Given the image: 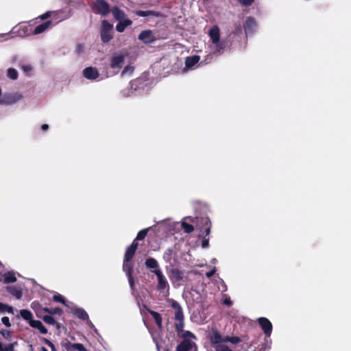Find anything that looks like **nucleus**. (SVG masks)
I'll return each instance as SVG.
<instances>
[{"label": "nucleus", "mask_w": 351, "mask_h": 351, "mask_svg": "<svg viewBox=\"0 0 351 351\" xmlns=\"http://www.w3.org/2000/svg\"><path fill=\"white\" fill-rule=\"evenodd\" d=\"M147 232L148 229H143L138 232L136 239L134 240L132 244L127 247L124 256L123 270L125 272L130 287L133 291L134 287V280L132 275L133 271V263L132 261L138 247V243L136 242V240L144 239L147 234Z\"/></svg>", "instance_id": "f257e3e1"}, {"label": "nucleus", "mask_w": 351, "mask_h": 351, "mask_svg": "<svg viewBox=\"0 0 351 351\" xmlns=\"http://www.w3.org/2000/svg\"><path fill=\"white\" fill-rule=\"evenodd\" d=\"M208 36L212 43L209 45L210 52L205 57L204 60L200 64H207L213 60V56H219L221 55L225 49V43L220 40V30L217 25L212 27L209 32Z\"/></svg>", "instance_id": "f03ea898"}, {"label": "nucleus", "mask_w": 351, "mask_h": 351, "mask_svg": "<svg viewBox=\"0 0 351 351\" xmlns=\"http://www.w3.org/2000/svg\"><path fill=\"white\" fill-rule=\"evenodd\" d=\"M168 302L171 306L175 310L174 319H175V328L177 331L178 335L182 337V340L192 341L196 339L195 335L189 330H184V317L183 310L180 304L173 300H168Z\"/></svg>", "instance_id": "7ed1b4c3"}, {"label": "nucleus", "mask_w": 351, "mask_h": 351, "mask_svg": "<svg viewBox=\"0 0 351 351\" xmlns=\"http://www.w3.org/2000/svg\"><path fill=\"white\" fill-rule=\"evenodd\" d=\"M210 341V351H232L226 342L223 337L216 329H213L209 335Z\"/></svg>", "instance_id": "20e7f679"}, {"label": "nucleus", "mask_w": 351, "mask_h": 351, "mask_svg": "<svg viewBox=\"0 0 351 351\" xmlns=\"http://www.w3.org/2000/svg\"><path fill=\"white\" fill-rule=\"evenodd\" d=\"M157 277L158 285L157 289L160 291V293L164 298H167L169 295V285L166 277L162 274L160 269L152 270Z\"/></svg>", "instance_id": "39448f33"}, {"label": "nucleus", "mask_w": 351, "mask_h": 351, "mask_svg": "<svg viewBox=\"0 0 351 351\" xmlns=\"http://www.w3.org/2000/svg\"><path fill=\"white\" fill-rule=\"evenodd\" d=\"M166 269L170 280L175 286H180L181 282H184L187 280V277L184 276V271L174 267L169 269L168 266Z\"/></svg>", "instance_id": "423d86ee"}, {"label": "nucleus", "mask_w": 351, "mask_h": 351, "mask_svg": "<svg viewBox=\"0 0 351 351\" xmlns=\"http://www.w3.org/2000/svg\"><path fill=\"white\" fill-rule=\"evenodd\" d=\"M100 35L103 43H108L113 38L112 24L106 20H103L101 25Z\"/></svg>", "instance_id": "0eeeda50"}, {"label": "nucleus", "mask_w": 351, "mask_h": 351, "mask_svg": "<svg viewBox=\"0 0 351 351\" xmlns=\"http://www.w3.org/2000/svg\"><path fill=\"white\" fill-rule=\"evenodd\" d=\"M162 258L165 262L171 267H174L178 264V253L173 248L167 249L164 252Z\"/></svg>", "instance_id": "6e6552de"}, {"label": "nucleus", "mask_w": 351, "mask_h": 351, "mask_svg": "<svg viewBox=\"0 0 351 351\" xmlns=\"http://www.w3.org/2000/svg\"><path fill=\"white\" fill-rule=\"evenodd\" d=\"M93 10L101 16H106L110 12L109 4L104 0H96L93 4Z\"/></svg>", "instance_id": "1a4fd4ad"}, {"label": "nucleus", "mask_w": 351, "mask_h": 351, "mask_svg": "<svg viewBox=\"0 0 351 351\" xmlns=\"http://www.w3.org/2000/svg\"><path fill=\"white\" fill-rule=\"evenodd\" d=\"M22 99V95L20 93H13L5 94L2 97L1 102L2 104L12 105Z\"/></svg>", "instance_id": "9d476101"}, {"label": "nucleus", "mask_w": 351, "mask_h": 351, "mask_svg": "<svg viewBox=\"0 0 351 351\" xmlns=\"http://www.w3.org/2000/svg\"><path fill=\"white\" fill-rule=\"evenodd\" d=\"M176 351H197V347L193 341L182 340L177 346Z\"/></svg>", "instance_id": "9b49d317"}, {"label": "nucleus", "mask_w": 351, "mask_h": 351, "mask_svg": "<svg viewBox=\"0 0 351 351\" xmlns=\"http://www.w3.org/2000/svg\"><path fill=\"white\" fill-rule=\"evenodd\" d=\"M258 322L266 337H269L272 331V324L271 322L265 317H260L258 319Z\"/></svg>", "instance_id": "f8f14e48"}, {"label": "nucleus", "mask_w": 351, "mask_h": 351, "mask_svg": "<svg viewBox=\"0 0 351 351\" xmlns=\"http://www.w3.org/2000/svg\"><path fill=\"white\" fill-rule=\"evenodd\" d=\"M138 38L145 44H151L156 40L152 31L149 29L142 31Z\"/></svg>", "instance_id": "ddd939ff"}, {"label": "nucleus", "mask_w": 351, "mask_h": 351, "mask_svg": "<svg viewBox=\"0 0 351 351\" xmlns=\"http://www.w3.org/2000/svg\"><path fill=\"white\" fill-rule=\"evenodd\" d=\"M83 75L88 80H95L99 77V74L96 68L89 66L84 69Z\"/></svg>", "instance_id": "4468645a"}, {"label": "nucleus", "mask_w": 351, "mask_h": 351, "mask_svg": "<svg viewBox=\"0 0 351 351\" xmlns=\"http://www.w3.org/2000/svg\"><path fill=\"white\" fill-rule=\"evenodd\" d=\"M124 59L123 55L113 56L110 60V67L113 69H120L123 66Z\"/></svg>", "instance_id": "2eb2a0df"}, {"label": "nucleus", "mask_w": 351, "mask_h": 351, "mask_svg": "<svg viewBox=\"0 0 351 351\" xmlns=\"http://www.w3.org/2000/svg\"><path fill=\"white\" fill-rule=\"evenodd\" d=\"M244 29L247 35L252 34L256 29V23L253 18L249 17L244 22Z\"/></svg>", "instance_id": "dca6fc26"}, {"label": "nucleus", "mask_w": 351, "mask_h": 351, "mask_svg": "<svg viewBox=\"0 0 351 351\" xmlns=\"http://www.w3.org/2000/svg\"><path fill=\"white\" fill-rule=\"evenodd\" d=\"M200 57L197 55L187 57L185 60V66L188 69H195V66L199 62Z\"/></svg>", "instance_id": "f3484780"}, {"label": "nucleus", "mask_w": 351, "mask_h": 351, "mask_svg": "<svg viewBox=\"0 0 351 351\" xmlns=\"http://www.w3.org/2000/svg\"><path fill=\"white\" fill-rule=\"evenodd\" d=\"M52 26V22L51 21H47L40 25H38L35 27L33 32V34H40L45 31H47L48 29H49Z\"/></svg>", "instance_id": "a211bd4d"}, {"label": "nucleus", "mask_w": 351, "mask_h": 351, "mask_svg": "<svg viewBox=\"0 0 351 351\" xmlns=\"http://www.w3.org/2000/svg\"><path fill=\"white\" fill-rule=\"evenodd\" d=\"M186 219H189V220H190L191 222H193V223H195V221H196V220H197V221H198V220H199V219H197V218H193V217H186V218L184 219V220L182 222V229L184 230V232L189 234V233H191V232L193 231V230H194V227H193V225H191V224H189V223H186V222L185 221V220H186Z\"/></svg>", "instance_id": "6ab92c4d"}, {"label": "nucleus", "mask_w": 351, "mask_h": 351, "mask_svg": "<svg viewBox=\"0 0 351 351\" xmlns=\"http://www.w3.org/2000/svg\"><path fill=\"white\" fill-rule=\"evenodd\" d=\"M29 325L38 329L42 334H46L47 332V328L40 320H30Z\"/></svg>", "instance_id": "aec40b11"}, {"label": "nucleus", "mask_w": 351, "mask_h": 351, "mask_svg": "<svg viewBox=\"0 0 351 351\" xmlns=\"http://www.w3.org/2000/svg\"><path fill=\"white\" fill-rule=\"evenodd\" d=\"M74 315L80 319L86 322L89 319L88 313L86 311L81 308H75L73 310Z\"/></svg>", "instance_id": "412c9836"}, {"label": "nucleus", "mask_w": 351, "mask_h": 351, "mask_svg": "<svg viewBox=\"0 0 351 351\" xmlns=\"http://www.w3.org/2000/svg\"><path fill=\"white\" fill-rule=\"evenodd\" d=\"M135 14L141 17H147V16H154V17H158L160 16V13L153 11V10H137L136 11Z\"/></svg>", "instance_id": "4be33fe9"}, {"label": "nucleus", "mask_w": 351, "mask_h": 351, "mask_svg": "<svg viewBox=\"0 0 351 351\" xmlns=\"http://www.w3.org/2000/svg\"><path fill=\"white\" fill-rule=\"evenodd\" d=\"M112 13L113 16L118 21L125 20V12L120 10L118 7H114L112 9Z\"/></svg>", "instance_id": "5701e85b"}, {"label": "nucleus", "mask_w": 351, "mask_h": 351, "mask_svg": "<svg viewBox=\"0 0 351 351\" xmlns=\"http://www.w3.org/2000/svg\"><path fill=\"white\" fill-rule=\"evenodd\" d=\"M132 21L130 19H125L123 21H119L118 24L116 25V30L118 32H123L125 28L130 25H132Z\"/></svg>", "instance_id": "b1692460"}, {"label": "nucleus", "mask_w": 351, "mask_h": 351, "mask_svg": "<svg viewBox=\"0 0 351 351\" xmlns=\"http://www.w3.org/2000/svg\"><path fill=\"white\" fill-rule=\"evenodd\" d=\"M7 291L13 296H14L16 299L21 298L23 295L21 289L19 287L15 286L8 287Z\"/></svg>", "instance_id": "393cba45"}, {"label": "nucleus", "mask_w": 351, "mask_h": 351, "mask_svg": "<svg viewBox=\"0 0 351 351\" xmlns=\"http://www.w3.org/2000/svg\"><path fill=\"white\" fill-rule=\"evenodd\" d=\"M66 349L67 351H87L83 344L77 343H68L66 346Z\"/></svg>", "instance_id": "a878e982"}, {"label": "nucleus", "mask_w": 351, "mask_h": 351, "mask_svg": "<svg viewBox=\"0 0 351 351\" xmlns=\"http://www.w3.org/2000/svg\"><path fill=\"white\" fill-rule=\"evenodd\" d=\"M146 267L153 270L159 269V265L158 261L154 258H148L145 260V263Z\"/></svg>", "instance_id": "bb28decb"}, {"label": "nucleus", "mask_w": 351, "mask_h": 351, "mask_svg": "<svg viewBox=\"0 0 351 351\" xmlns=\"http://www.w3.org/2000/svg\"><path fill=\"white\" fill-rule=\"evenodd\" d=\"M5 283L14 282L16 281L15 274L13 271H8L3 275Z\"/></svg>", "instance_id": "cd10ccee"}, {"label": "nucleus", "mask_w": 351, "mask_h": 351, "mask_svg": "<svg viewBox=\"0 0 351 351\" xmlns=\"http://www.w3.org/2000/svg\"><path fill=\"white\" fill-rule=\"evenodd\" d=\"M151 315H152L158 328L161 329L162 327V321L161 315L155 311H152Z\"/></svg>", "instance_id": "c85d7f7f"}, {"label": "nucleus", "mask_w": 351, "mask_h": 351, "mask_svg": "<svg viewBox=\"0 0 351 351\" xmlns=\"http://www.w3.org/2000/svg\"><path fill=\"white\" fill-rule=\"evenodd\" d=\"M10 313L12 315L14 314V310L13 308L6 304H3L2 302H0V313Z\"/></svg>", "instance_id": "c756f323"}, {"label": "nucleus", "mask_w": 351, "mask_h": 351, "mask_svg": "<svg viewBox=\"0 0 351 351\" xmlns=\"http://www.w3.org/2000/svg\"><path fill=\"white\" fill-rule=\"evenodd\" d=\"M223 339L226 343H231L233 345L237 344L241 341V338H239L238 337L226 336V337H223Z\"/></svg>", "instance_id": "7c9ffc66"}, {"label": "nucleus", "mask_w": 351, "mask_h": 351, "mask_svg": "<svg viewBox=\"0 0 351 351\" xmlns=\"http://www.w3.org/2000/svg\"><path fill=\"white\" fill-rule=\"evenodd\" d=\"M20 315L23 319L29 321V323L30 322V320H33L32 319V314L28 310H25V309L21 310L20 312Z\"/></svg>", "instance_id": "2f4dec72"}, {"label": "nucleus", "mask_w": 351, "mask_h": 351, "mask_svg": "<svg viewBox=\"0 0 351 351\" xmlns=\"http://www.w3.org/2000/svg\"><path fill=\"white\" fill-rule=\"evenodd\" d=\"M8 77L12 80H16L18 77V72L16 69L10 68L8 70Z\"/></svg>", "instance_id": "473e14b6"}, {"label": "nucleus", "mask_w": 351, "mask_h": 351, "mask_svg": "<svg viewBox=\"0 0 351 351\" xmlns=\"http://www.w3.org/2000/svg\"><path fill=\"white\" fill-rule=\"evenodd\" d=\"M53 298L55 302H58L63 304L65 306H67L66 304L65 300L62 295H60L59 293L55 294L53 295Z\"/></svg>", "instance_id": "72a5a7b5"}, {"label": "nucleus", "mask_w": 351, "mask_h": 351, "mask_svg": "<svg viewBox=\"0 0 351 351\" xmlns=\"http://www.w3.org/2000/svg\"><path fill=\"white\" fill-rule=\"evenodd\" d=\"M43 320L49 324L54 325L56 324L55 319L51 315H45Z\"/></svg>", "instance_id": "f704fd0d"}, {"label": "nucleus", "mask_w": 351, "mask_h": 351, "mask_svg": "<svg viewBox=\"0 0 351 351\" xmlns=\"http://www.w3.org/2000/svg\"><path fill=\"white\" fill-rule=\"evenodd\" d=\"M134 71V68L131 66H127L124 68L121 73L122 76H125L127 75H131Z\"/></svg>", "instance_id": "c9c22d12"}, {"label": "nucleus", "mask_w": 351, "mask_h": 351, "mask_svg": "<svg viewBox=\"0 0 351 351\" xmlns=\"http://www.w3.org/2000/svg\"><path fill=\"white\" fill-rule=\"evenodd\" d=\"M13 347L12 344L5 346L2 342L0 341V351H12Z\"/></svg>", "instance_id": "e433bc0d"}, {"label": "nucleus", "mask_w": 351, "mask_h": 351, "mask_svg": "<svg viewBox=\"0 0 351 351\" xmlns=\"http://www.w3.org/2000/svg\"><path fill=\"white\" fill-rule=\"evenodd\" d=\"M75 52L77 55H82L84 53V46L82 44H78L75 47Z\"/></svg>", "instance_id": "4c0bfd02"}, {"label": "nucleus", "mask_w": 351, "mask_h": 351, "mask_svg": "<svg viewBox=\"0 0 351 351\" xmlns=\"http://www.w3.org/2000/svg\"><path fill=\"white\" fill-rule=\"evenodd\" d=\"M200 220H201V223H202V225H204L205 226H209V225L211 226V222L208 217H202L200 218Z\"/></svg>", "instance_id": "58836bf2"}, {"label": "nucleus", "mask_w": 351, "mask_h": 351, "mask_svg": "<svg viewBox=\"0 0 351 351\" xmlns=\"http://www.w3.org/2000/svg\"><path fill=\"white\" fill-rule=\"evenodd\" d=\"M140 81L141 80H136L131 82L130 84V88L134 89L135 91H136V88L138 87Z\"/></svg>", "instance_id": "ea45409f"}, {"label": "nucleus", "mask_w": 351, "mask_h": 351, "mask_svg": "<svg viewBox=\"0 0 351 351\" xmlns=\"http://www.w3.org/2000/svg\"><path fill=\"white\" fill-rule=\"evenodd\" d=\"M1 322L3 325H5L8 328L11 326L10 319L8 317H3L1 318Z\"/></svg>", "instance_id": "a19ab883"}, {"label": "nucleus", "mask_w": 351, "mask_h": 351, "mask_svg": "<svg viewBox=\"0 0 351 351\" xmlns=\"http://www.w3.org/2000/svg\"><path fill=\"white\" fill-rule=\"evenodd\" d=\"M44 341L45 343L49 346L51 348V351H56V347L54 346V344L50 341L49 340L47 339H44Z\"/></svg>", "instance_id": "79ce46f5"}, {"label": "nucleus", "mask_w": 351, "mask_h": 351, "mask_svg": "<svg viewBox=\"0 0 351 351\" xmlns=\"http://www.w3.org/2000/svg\"><path fill=\"white\" fill-rule=\"evenodd\" d=\"M222 303L228 306H230L232 304L230 298L226 295H225V298L223 299Z\"/></svg>", "instance_id": "37998d69"}, {"label": "nucleus", "mask_w": 351, "mask_h": 351, "mask_svg": "<svg viewBox=\"0 0 351 351\" xmlns=\"http://www.w3.org/2000/svg\"><path fill=\"white\" fill-rule=\"evenodd\" d=\"M62 311L60 308H51L50 310V314L51 315H56L62 313Z\"/></svg>", "instance_id": "c03bdc74"}, {"label": "nucleus", "mask_w": 351, "mask_h": 351, "mask_svg": "<svg viewBox=\"0 0 351 351\" xmlns=\"http://www.w3.org/2000/svg\"><path fill=\"white\" fill-rule=\"evenodd\" d=\"M86 324L92 329L95 332H97V330L95 328V325L92 323V322L88 319L86 321Z\"/></svg>", "instance_id": "a18cd8bd"}, {"label": "nucleus", "mask_w": 351, "mask_h": 351, "mask_svg": "<svg viewBox=\"0 0 351 351\" xmlns=\"http://www.w3.org/2000/svg\"><path fill=\"white\" fill-rule=\"evenodd\" d=\"M254 0H239V3L244 5H250Z\"/></svg>", "instance_id": "49530a36"}, {"label": "nucleus", "mask_w": 351, "mask_h": 351, "mask_svg": "<svg viewBox=\"0 0 351 351\" xmlns=\"http://www.w3.org/2000/svg\"><path fill=\"white\" fill-rule=\"evenodd\" d=\"M270 343V341L269 342V340L266 338L265 339V344L262 346L260 351H265L266 349L270 348V346L269 345Z\"/></svg>", "instance_id": "de8ad7c7"}, {"label": "nucleus", "mask_w": 351, "mask_h": 351, "mask_svg": "<svg viewBox=\"0 0 351 351\" xmlns=\"http://www.w3.org/2000/svg\"><path fill=\"white\" fill-rule=\"evenodd\" d=\"M209 246V239H204L202 241V247L203 248H207Z\"/></svg>", "instance_id": "09e8293b"}, {"label": "nucleus", "mask_w": 351, "mask_h": 351, "mask_svg": "<svg viewBox=\"0 0 351 351\" xmlns=\"http://www.w3.org/2000/svg\"><path fill=\"white\" fill-rule=\"evenodd\" d=\"M121 93L124 97H130L133 93V92L129 89H125L122 90Z\"/></svg>", "instance_id": "8fccbe9b"}, {"label": "nucleus", "mask_w": 351, "mask_h": 351, "mask_svg": "<svg viewBox=\"0 0 351 351\" xmlns=\"http://www.w3.org/2000/svg\"><path fill=\"white\" fill-rule=\"evenodd\" d=\"M0 333L2 334V335L5 338L8 339L10 337V331H6L5 330H0Z\"/></svg>", "instance_id": "3c124183"}, {"label": "nucleus", "mask_w": 351, "mask_h": 351, "mask_svg": "<svg viewBox=\"0 0 351 351\" xmlns=\"http://www.w3.org/2000/svg\"><path fill=\"white\" fill-rule=\"evenodd\" d=\"M215 272H216V268L215 267L212 270H210V271L206 272V276L207 278H210V277H212L215 274Z\"/></svg>", "instance_id": "603ef678"}, {"label": "nucleus", "mask_w": 351, "mask_h": 351, "mask_svg": "<svg viewBox=\"0 0 351 351\" xmlns=\"http://www.w3.org/2000/svg\"><path fill=\"white\" fill-rule=\"evenodd\" d=\"M50 14H51V13H50V12H45V14H43L40 15V16H39V18H40V19H42V20L46 19H47L48 17H49V16H50Z\"/></svg>", "instance_id": "864d4df0"}, {"label": "nucleus", "mask_w": 351, "mask_h": 351, "mask_svg": "<svg viewBox=\"0 0 351 351\" xmlns=\"http://www.w3.org/2000/svg\"><path fill=\"white\" fill-rule=\"evenodd\" d=\"M210 226H206V229H205V234H206V236H208L210 232Z\"/></svg>", "instance_id": "5fc2aeb1"}, {"label": "nucleus", "mask_w": 351, "mask_h": 351, "mask_svg": "<svg viewBox=\"0 0 351 351\" xmlns=\"http://www.w3.org/2000/svg\"><path fill=\"white\" fill-rule=\"evenodd\" d=\"M221 286H222L221 291H223V292L226 291L227 287L223 281L221 282Z\"/></svg>", "instance_id": "6e6d98bb"}, {"label": "nucleus", "mask_w": 351, "mask_h": 351, "mask_svg": "<svg viewBox=\"0 0 351 351\" xmlns=\"http://www.w3.org/2000/svg\"><path fill=\"white\" fill-rule=\"evenodd\" d=\"M41 128L43 130H47L49 128V125L47 124H43Z\"/></svg>", "instance_id": "4d7b16f0"}, {"label": "nucleus", "mask_w": 351, "mask_h": 351, "mask_svg": "<svg viewBox=\"0 0 351 351\" xmlns=\"http://www.w3.org/2000/svg\"><path fill=\"white\" fill-rule=\"evenodd\" d=\"M43 310H44V311L47 312V313H49L50 314L51 308H45Z\"/></svg>", "instance_id": "13d9d810"}, {"label": "nucleus", "mask_w": 351, "mask_h": 351, "mask_svg": "<svg viewBox=\"0 0 351 351\" xmlns=\"http://www.w3.org/2000/svg\"><path fill=\"white\" fill-rule=\"evenodd\" d=\"M216 262H217V259H216V258H213V259L211 260V263H213V264H215V263H216Z\"/></svg>", "instance_id": "bf43d9fd"}]
</instances>
